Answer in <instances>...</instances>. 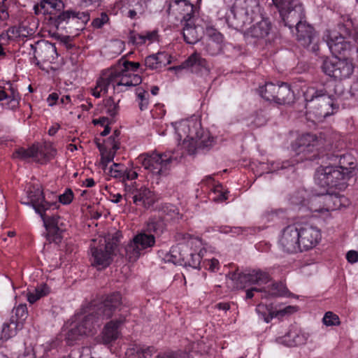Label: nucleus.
Wrapping results in <instances>:
<instances>
[{"mask_svg":"<svg viewBox=\"0 0 358 358\" xmlns=\"http://www.w3.org/2000/svg\"><path fill=\"white\" fill-rule=\"evenodd\" d=\"M155 243L154 235L145 231L138 233L125 247L126 257L130 262H136L145 251Z\"/></svg>","mask_w":358,"mask_h":358,"instance_id":"15","label":"nucleus"},{"mask_svg":"<svg viewBox=\"0 0 358 358\" xmlns=\"http://www.w3.org/2000/svg\"><path fill=\"white\" fill-rule=\"evenodd\" d=\"M206 35L209 39L215 44L214 51L208 50L211 55L216 54L221 50V43L223 42V36L216 29L212 26H206Z\"/></svg>","mask_w":358,"mask_h":358,"instance_id":"38","label":"nucleus"},{"mask_svg":"<svg viewBox=\"0 0 358 358\" xmlns=\"http://www.w3.org/2000/svg\"><path fill=\"white\" fill-rule=\"evenodd\" d=\"M275 303L268 304L262 302L258 304L256 308V312L259 317L266 323L270 322L273 318H275Z\"/></svg>","mask_w":358,"mask_h":358,"instance_id":"34","label":"nucleus"},{"mask_svg":"<svg viewBox=\"0 0 358 358\" xmlns=\"http://www.w3.org/2000/svg\"><path fill=\"white\" fill-rule=\"evenodd\" d=\"M322 323L326 327H338L341 324V320L338 315L331 311H327L323 316Z\"/></svg>","mask_w":358,"mask_h":358,"instance_id":"44","label":"nucleus"},{"mask_svg":"<svg viewBox=\"0 0 358 358\" xmlns=\"http://www.w3.org/2000/svg\"><path fill=\"white\" fill-rule=\"evenodd\" d=\"M157 358H190L187 352H166L160 354Z\"/></svg>","mask_w":358,"mask_h":358,"instance_id":"52","label":"nucleus"},{"mask_svg":"<svg viewBox=\"0 0 358 358\" xmlns=\"http://www.w3.org/2000/svg\"><path fill=\"white\" fill-rule=\"evenodd\" d=\"M34 291L38 295V297L41 299L43 296H47L50 292V288L46 284H41L37 286Z\"/></svg>","mask_w":358,"mask_h":358,"instance_id":"57","label":"nucleus"},{"mask_svg":"<svg viewBox=\"0 0 358 358\" xmlns=\"http://www.w3.org/2000/svg\"><path fill=\"white\" fill-rule=\"evenodd\" d=\"M179 237L180 242L171 248L166 261L174 264H184L194 268H199L202 259L209 248L197 236L187 234H180Z\"/></svg>","mask_w":358,"mask_h":358,"instance_id":"8","label":"nucleus"},{"mask_svg":"<svg viewBox=\"0 0 358 358\" xmlns=\"http://www.w3.org/2000/svg\"><path fill=\"white\" fill-rule=\"evenodd\" d=\"M247 124L252 127H258L265 124V119L260 116H251L248 120Z\"/></svg>","mask_w":358,"mask_h":358,"instance_id":"54","label":"nucleus"},{"mask_svg":"<svg viewBox=\"0 0 358 358\" xmlns=\"http://www.w3.org/2000/svg\"><path fill=\"white\" fill-rule=\"evenodd\" d=\"M306 101V115L307 120L319 122L324 118L334 114L338 108L336 100L343 96H349L358 101V79L351 85L349 92L344 93L341 84L329 81L323 85L308 86L303 92Z\"/></svg>","mask_w":358,"mask_h":358,"instance_id":"3","label":"nucleus"},{"mask_svg":"<svg viewBox=\"0 0 358 358\" xmlns=\"http://www.w3.org/2000/svg\"><path fill=\"white\" fill-rule=\"evenodd\" d=\"M29 202L34 208L36 213L40 215L43 222V226L45 227L48 234H55L53 241L55 242L60 241L62 238L61 234L66 231L64 219L59 216H55L48 213L51 208L55 209L57 208L55 202H48L45 201L43 192L39 188H34L28 193Z\"/></svg>","mask_w":358,"mask_h":358,"instance_id":"9","label":"nucleus"},{"mask_svg":"<svg viewBox=\"0 0 358 358\" xmlns=\"http://www.w3.org/2000/svg\"><path fill=\"white\" fill-rule=\"evenodd\" d=\"M275 318H282L290 315L298 310V307L295 306H284L282 303L275 302Z\"/></svg>","mask_w":358,"mask_h":358,"instance_id":"40","label":"nucleus"},{"mask_svg":"<svg viewBox=\"0 0 358 358\" xmlns=\"http://www.w3.org/2000/svg\"><path fill=\"white\" fill-rule=\"evenodd\" d=\"M171 127L174 131V138L177 141L176 149L171 155L169 152L143 153L136 159L137 164L157 177L165 176L169 173L173 160H178L187 155H194L200 149L210 148L215 143L210 134L203 131L197 116L172 123Z\"/></svg>","mask_w":358,"mask_h":358,"instance_id":"1","label":"nucleus"},{"mask_svg":"<svg viewBox=\"0 0 358 358\" xmlns=\"http://www.w3.org/2000/svg\"><path fill=\"white\" fill-rule=\"evenodd\" d=\"M259 18H262L259 0H235L226 20L230 27L243 29Z\"/></svg>","mask_w":358,"mask_h":358,"instance_id":"10","label":"nucleus"},{"mask_svg":"<svg viewBox=\"0 0 358 358\" xmlns=\"http://www.w3.org/2000/svg\"><path fill=\"white\" fill-rule=\"evenodd\" d=\"M55 150L51 145L44 144L41 145H33L28 149L20 148L13 153V157L15 159H27L33 158L35 161L40 163L50 159L55 155Z\"/></svg>","mask_w":358,"mask_h":358,"instance_id":"17","label":"nucleus"},{"mask_svg":"<svg viewBox=\"0 0 358 358\" xmlns=\"http://www.w3.org/2000/svg\"><path fill=\"white\" fill-rule=\"evenodd\" d=\"M280 213H282L280 210H271L264 214L263 219L267 221L273 220L274 217L278 216Z\"/></svg>","mask_w":358,"mask_h":358,"instance_id":"60","label":"nucleus"},{"mask_svg":"<svg viewBox=\"0 0 358 358\" xmlns=\"http://www.w3.org/2000/svg\"><path fill=\"white\" fill-rule=\"evenodd\" d=\"M355 64L349 58H338L324 59L322 70L325 74L336 80H345L350 78L355 71Z\"/></svg>","mask_w":358,"mask_h":358,"instance_id":"14","label":"nucleus"},{"mask_svg":"<svg viewBox=\"0 0 358 358\" xmlns=\"http://www.w3.org/2000/svg\"><path fill=\"white\" fill-rule=\"evenodd\" d=\"M275 103L280 104L289 103L294 100V92L285 83H278Z\"/></svg>","mask_w":358,"mask_h":358,"instance_id":"35","label":"nucleus"},{"mask_svg":"<svg viewBox=\"0 0 358 358\" xmlns=\"http://www.w3.org/2000/svg\"><path fill=\"white\" fill-rule=\"evenodd\" d=\"M8 87L0 89V101H7L8 108L15 110L19 105L20 96L17 90L10 84L8 83Z\"/></svg>","mask_w":358,"mask_h":358,"instance_id":"31","label":"nucleus"},{"mask_svg":"<svg viewBox=\"0 0 358 358\" xmlns=\"http://www.w3.org/2000/svg\"><path fill=\"white\" fill-rule=\"evenodd\" d=\"M221 232L224 234H231L232 236L239 235L243 233V229L241 227H224L221 229Z\"/></svg>","mask_w":358,"mask_h":358,"instance_id":"56","label":"nucleus"},{"mask_svg":"<svg viewBox=\"0 0 358 358\" xmlns=\"http://www.w3.org/2000/svg\"><path fill=\"white\" fill-rule=\"evenodd\" d=\"M137 176H138L137 173L135 171H134L132 169H128L124 167V176H122V180H134L135 178H136Z\"/></svg>","mask_w":358,"mask_h":358,"instance_id":"59","label":"nucleus"},{"mask_svg":"<svg viewBox=\"0 0 358 358\" xmlns=\"http://www.w3.org/2000/svg\"><path fill=\"white\" fill-rule=\"evenodd\" d=\"M8 40H13L17 37H22L21 32H20V26L18 27H11L6 32Z\"/></svg>","mask_w":358,"mask_h":358,"instance_id":"55","label":"nucleus"},{"mask_svg":"<svg viewBox=\"0 0 358 358\" xmlns=\"http://www.w3.org/2000/svg\"><path fill=\"white\" fill-rule=\"evenodd\" d=\"M202 264L206 269L211 272H216L220 268L219 261L215 258L203 259Z\"/></svg>","mask_w":358,"mask_h":358,"instance_id":"48","label":"nucleus"},{"mask_svg":"<svg viewBox=\"0 0 358 358\" xmlns=\"http://www.w3.org/2000/svg\"><path fill=\"white\" fill-rule=\"evenodd\" d=\"M108 237H99L92 240L90 246L92 265L98 269H102L110 264L112 255L115 247L114 241H109Z\"/></svg>","mask_w":358,"mask_h":358,"instance_id":"13","label":"nucleus"},{"mask_svg":"<svg viewBox=\"0 0 358 358\" xmlns=\"http://www.w3.org/2000/svg\"><path fill=\"white\" fill-rule=\"evenodd\" d=\"M60 129V125L58 123H54L48 129V134L54 136Z\"/></svg>","mask_w":358,"mask_h":358,"instance_id":"64","label":"nucleus"},{"mask_svg":"<svg viewBox=\"0 0 358 358\" xmlns=\"http://www.w3.org/2000/svg\"><path fill=\"white\" fill-rule=\"evenodd\" d=\"M155 55L161 68L169 64L171 62V56L165 52H159Z\"/></svg>","mask_w":358,"mask_h":358,"instance_id":"51","label":"nucleus"},{"mask_svg":"<svg viewBox=\"0 0 358 358\" xmlns=\"http://www.w3.org/2000/svg\"><path fill=\"white\" fill-rule=\"evenodd\" d=\"M349 179L348 172L342 173L331 163L321 165L315 171L314 180L324 192L309 196L306 190L301 189L291 197L290 202L299 210H307L315 216L328 220L331 217V212L349 205L345 196L335 192L345 189Z\"/></svg>","mask_w":358,"mask_h":358,"instance_id":"2","label":"nucleus"},{"mask_svg":"<svg viewBox=\"0 0 358 358\" xmlns=\"http://www.w3.org/2000/svg\"><path fill=\"white\" fill-rule=\"evenodd\" d=\"M203 183L210 189L213 200L222 202L227 199L228 191L220 182H215L211 176L206 178Z\"/></svg>","mask_w":358,"mask_h":358,"instance_id":"30","label":"nucleus"},{"mask_svg":"<svg viewBox=\"0 0 358 358\" xmlns=\"http://www.w3.org/2000/svg\"><path fill=\"white\" fill-rule=\"evenodd\" d=\"M64 3L61 0H41L34 6L36 15L49 14L54 18L55 31L53 36L59 40V43L67 48V12L64 11Z\"/></svg>","mask_w":358,"mask_h":358,"instance_id":"11","label":"nucleus"},{"mask_svg":"<svg viewBox=\"0 0 358 358\" xmlns=\"http://www.w3.org/2000/svg\"><path fill=\"white\" fill-rule=\"evenodd\" d=\"M137 101L138 103L139 108L144 110L148 108L149 104L150 94L148 91L142 88L136 89Z\"/></svg>","mask_w":358,"mask_h":358,"instance_id":"43","label":"nucleus"},{"mask_svg":"<svg viewBox=\"0 0 358 358\" xmlns=\"http://www.w3.org/2000/svg\"><path fill=\"white\" fill-rule=\"evenodd\" d=\"M278 245L287 252H301L297 223L289 225L282 231L279 236Z\"/></svg>","mask_w":358,"mask_h":358,"instance_id":"20","label":"nucleus"},{"mask_svg":"<svg viewBox=\"0 0 358 358\" xmlns=\"http://www.w3.org/2000/svg\"><path fill=\"white\" fill-rule=\"evenodd\" d=\"M140 348V345H134L132 347L127 349L126 352V356L127 358H141L140 352L136 350Z\"/></svg>","mask_w":358,"mask_h":358,"instance_id":"58","label":"nucleus"},{"mask_svg":"<svg viewBox=\"0 0 358 358\" xmlns=\"http://www.w3.org/2000/svg\"><path fill=\"white\" fill-rule=\"evenodd\" d=\"M27 301L31 304L35 303L38 299H40V298L38 297V295L36 294V292L35 291L33 292H29L27 294Z\"/></svg>","mask_w":358,"mask_h":358,"instance_id":"63","label":"nucleus"},{"mask_svg":"<svg viewBox=\"0 0 358 358\" xmlns=\"http://www.w3.org/2000/svg\"><path fill=\"white\" fill-rule=\"evenodd\" d=\"M90 15L87 12H73L69 10V23H75L79 21L80 24V29H83V26L89 21Z\"/></svg>","mask_w":358,"mask_h":358,"instance_id":"42","label":"nucleus"},{"mask_svg":"<svg viewBox=\"0 0 358 358\" xmlns=\"http://www.w3.org/2000/svg\"><path fill=\"white\" fill-rule=\"evenodd\" d=\"M254 292H261L262 297L268 299L277 296H288V289L282 282H271V281L262 286L252 287L246 292V298L251 299L254 296Z\"/></svg>","mask_w":358,"mask_h":358,"instance_id":"23","label":"nucleus"},{"mask_svg":"<svg viewBox=\"0 0 358 358\" xmlns=\"http://www.w3.org/2000/svg\"><path fill=\"white\" fill-rule=\"evenodd\" d=\"M122 322V320H112L106 324L101 337L103 343H110L118 338L120 335L119 328Z\"/></svg>","mask_w":358,"mask_h":358,"instance_id":"32","label":"nucleus"},{"mask_svg":"<svg viewBox=\"0 0 358 358\" xmlns=\"http://www.w3.org/2000/svg\"><path fill=\"white\" fill-rule=\"evenodd\" d=\"M202 20L197 17L193 20L185 21L183 25V38L189 44H195L199 41L201 34L203 32V27L200 22Z\"/></svg>","mask_w":358,"mask_h":358,"instance_id":"26","label":"nucleus"},{"mask_svg":"<svg viewBox=\"0 0 358 358\" xmlns=\"http://www.w3.org/2000/svg\"><path fill=\"white\" fill-rule=\"evenodd\" d=\"M108 20L109 17L108 15L105 13H101L100 16L93 20L92 24L93 27L99 29L102 27L105 24H106Z\"/></svg>","mask_w":358,"mask_h":358,"instance_id":"49","label":"nucleus"},{"mask_svg":"<svg viewBox=\"0 0 358 358\" xmlns=\"http://www.w3.org/2000/svg\"><path fill=\"white\" fill-rule=\"evenodd\" d=\"M260 19V21L253 24L249 29L245 30L244 29H240L243 32L244 37L247 41L255 39L257 41H264L265 43H268L273 40L270 22L262 17Z\"/></svg>","mask_w":358,"mask_h":358,"instance_id":"21","label":"nucleus"},{"mask_svg":"<svg viewBox=\"0 0 358 358\" xmlns=\"http://www.w3.org/2000/svg\"><path fill=\"white\" fill-rule=\"evenodd\" d=\"M92 122L96 126H100L103 128V130L100 131L101 136H104L109 134L110 132V120L108 117L103 116L99 118H95L92 120Z\"/></svg>","mask_w":358,"mask_h":358,"instance_id":"47","label":"nucleus"},{"mask_svg":"<svg viewBox=\"0 0 358 358\" xmlns=\"http://www.w3.org/2000/svg\"><path fill=\"white\" fill-rule=\"evenodd\" d=\"M36 25L34 22H29L25 21L20 24V32H21L22 38L33 36L36 32Z\"/></svg>","mask_w":358,"mask_h":358,"instance_id":"45","label":"nucleus"},{"mask_svg":"<svg viewBox=\"0 0 358 358\" xmlns=\"http://www.w3.org/2000/svg\"><path fill=\"white\" fill-rule=\"evenodd\" d=\"M346 259L349 263L355 264L358 262V252L350 250L346 255Z\"/></svg>","mask_w":358,"mask_h":358,"instance_id":"61","label":"nucleus"},{"mask_svg":"<svg viewBox=\"0 0 358 358\" xmlns=\"http://www.w3.org/2000/svg\"><path fill=\"white\" fill-rule=\"evenodd\" d=\"M171 9L176 11L181 17V22L196 18L194 14V6L187 0H173Z\"/></svg>","mask_w":358,"mask_h":358,"instance_id":"29","label":"nucleus"},{"mask_svg":"<svg viewBox=\"0 0 358 358\" xmlns=\"http://www.w3.org/2000/svg\"><path fill=\"white\" fill-rule=\"evenodd\" d=\"M285 26L292 29L296 23V38L301 45L313 52L318 50V40L313 29L303 21V8L298 0H273Z\"/></svg>","mask_w":358,"mask_h":358,"instance_id":"5","label":"nucleus"},{"mask_svg":"<svg viewBox=\"0 0 358 358\" xmlns=\"http://www.w3.org/2000/svg\"><path fill=\"white\" fill-rule=\"evenodd\" d=\"M181 69H188L191 72L201 76H208L210 73V67L207 61L198 52L192 54L180 66L169 68V71Z\"/></svg>","mask_w":358,"mask_h":358,"instance_id":"22","label":"nucleus"},{"mask_svg":"<svg viewBox=\"0 0 358 358\" xmlns=\"http://www.w3.org/2000/svg\"><path fill=\"white\" fill-rule=\"evenodd\" d=\"M229 280L233 282L234 288L243 289L252 285H266L270 282V277L266 272L254 270L248 273H232L230 274Z\"/></svg>","mask_w":358,"mask_h":358,"instance_id":"16","label":"nucleus"},{"mask_svg":"<svg viewBox=\"0 0 358 358\" xmlns=\"http://www.w3.org/2000/svg\"><path fill=\"white\" fill-rule=\"evenodd\" d=\"M31 48L34 50V59L37 60V64L39 62H51L55 58L54 55L58 56L55 45L47 41L31 45Z\"/></svg>","mask_w":358,"mask_h":358,"instance_id":"25","label":"nucleus"},{"mask_svg":"<svg viewBox=\"0 0 358 358\" xmlns=\"http://www.w3.org/2000/svg\"><path fill=\"white\" fill-rule=\"evenodd\" d=\"M157 32L156 31H145L141 34L131 33L129 41L136 45H148L157 41Z\"/></svg>","mask_w":358,"mask_h":358,"instance_id":"33","label":"nucleus"},{"mask_svg":"<svg viewBox=\"0 0 358 358\" xmlns=\"http://www.w3.org/2000/svg\"><path fill=\"white\" fill-rule=\"evenodd\" d=\"M308 338V333L293 326L284 336L277 338L275 341L287 347H295L306 344Z\"/></svg>","mask_w":358,"mask_h":358,"instance_id":"24","label":"nucleus"},{"mask_svg":"<svg viewBox=\"0 0 358 358\" xmlns=\"http://www.w3.org/2000/svg\"><path fill=\"white\" fill-rule=\"evenodd\" d=\"M136 350L140 352L141 358H150L155 352V350L153 347H147L144 345H140V348L137 349Z\"/></svg>","mask_w":358,"mask_h":358,"instance_id":"53","label":"nucleus"},{"mask_svg":"<svg viewBox=\"0 0 358 358\" xmlns=\"http://www.w3.org/2000/svg\"><path fill=\"white\" fill-rule=\"evenodd\" d=\"M139 66L138 62L120 60L115 65L102 72L96 86L92 89V94L99 98L106 94L109 89L120 92L128 87L140 84L142 79L136 73Z\"/></svg>","mask_w":358,"mask_h":358,"instance_id":"4","label":"nucleus"},{"mask_svg":"<svg viewBox=\"0 0 358 358\" xmlns=\"http://www.w3.org/2000/svg\"><path fill=\"white\" fill-rule=\"evenodd\" d=\"M145 65L150 69H157L161 68L155 54L150 55L145 58Z\"/></svg>","mask_w":358,"mask_h":358,"instance_id":"50","label":"nucleus"},{"mask_svg":"<svg viewBox=\"0 0 358 358\" xmlns=\"http://www.w3.org/2000/svg\"><path fill=\"white\" fill-rule=\"evenodd\" d=\"M278 83H266L264 86L259 88V94L264 99L275 102L277 97Z\"/></svg>","mask_w":358,"mask_h":358,"instance_id":"39","label":"nucleus"},{"mask_svg":"<svg viewBox=\"0 0 358 358\" xmlns=\"http://www.w3.org/2000/svg\"><path fill=\"white\" fill-rule=\"evenodd\" d=\"M329 162L334 166H336L337 169L342 171V173L348 172V178H350L357 167V162L355 158L349 153L343 155H333L329 157Z\"/></svg>","mask_w":358,"mask_h":358,"instance_id":"28","label":"nucleus"},{"mask_svg":"<svg viewBox=\"0 0 358 358\" xmlns=\"http://www.w3.org/2000/svg\"><path fill=\"white\" fill-rule=\"evenodd\" d=\"M324 145V143L322 138H319L315 135L310 134H302L292 145V150L295 153L296 159H292L291 165L305 159L313 160L319 157ZM289 166L290 164L287 162H282L280 166L279 162L269 160L267 163H260L258 171L261 176L264 173L275 172L280 169H286Z\"/></svg>","mask_w":358,"mask_h":358,"instance_id":"7","label":"nucleus"},{"mask_svg":"<svg viewBox=\"0 0 358 358\" xmlns=\"http://www.w3.org/2000/svg\"><path fill=\"white\" fill-rule=\"evenodd\" d=\"M301 251L317 246L322 239L320 229L308 223H297Z\"/></svg>","mask_w":358,"mask_h":358,"instance_id":"18","label":"nucleus"},{"mask_svg":"<svg viewBox=\"0 0 358 358\" xmlns=\"http://www.w3.org/2000/svg\"><path fill=\"white\" fill-rule=\"evenodd\" d=\"M23 327L10 318L8 321L5 322L2 325L1 338L7 341L17 335V332Z\"/></svg>","mask_w":358,"mask_h":358,"instance_id":"37","label":"nucleus"},{"mask_svg":"<svg viewBox=\"0 0 358 358\" xmlns=\"http://www.w3.org/2000/svg\"><path fill=\"white\" fill-rule=\"evenodd\" d=\"M324 38L333 55H339L350 48V44L335 31H327Z\"/></svg>","mask_w":358,"mask_h":358,"instance_id":"27","label":"nucleus"},{"mask_svg":"<svg viewBox=\"0 0 358 358\" xmlns=\"http://www.w3.org/2000/svg\"><path fill=\"white\" fill-rule=\"evenodd\" d=\"M101 110L102 113L106 114L110 117H114L118 112L117 103L111 98L105 99Z\"/></svg>","mask_w":358,"mask_h":358,"instance_id":"41","label":"nucleus"},{"mask_svg":"<svg viewBox=\"0 0 358 358\" xmlns=\"http://www.w3.org/2000/svg\"><path fill=\"white\" fill-rule=\"evenodd\" d=\"M126 196L131 198L136 206L148 208L158 199L159 196L149 188L141 186L140 187H126Z\"/></svg>","mask_w":358,"mask_h":358,"instance_id":"19","label":"nucleus"},{"mask_svg":"<svg viewBox=\"0 0 358 358\" xmlns=\"http://www.w3.org/2000/svg\"><path fill=\"white\" fill-rule=\"evenodd\" d=\"M28 310L26 303H20L15 306L11 312L10 319L19 324L24 327V324L28 317Z\"/></svg>","mask_w":358,"mask_h":358,"instance_id":"36","label":"nucleus"},{"mask_svg":"<svg viewBox=\"0 0 358 358\" xmlns=\"http://www.w3.org/2000/svg\"><path fill=\"white\" fill-rule=\"evenodd\" d=\"M59 99V96L57 93H52L49 95V96L47 99V102L48 103V105L50 106H52L55 105L57 102V101Z\"/></svg>","mask_w":358,"mask_h":358,"instance_id":"62","label":"nucleus"},{"mask_svg":"<svg viewBox=\"0 0 358 358\" xmlns=\"http://www.w3.org/2000/svg\"><path fill=\"white\" fill-rule=\"evenodd\" d=\"M101 152V166L102 169L111 177L122 179L124 176V166L120 164L113 163L109 167L115 157L116 150L119 149V139L116 134L110 136L103 144L98 145Z\"/></svg>","mask_w":358,"mask_h":358,"instance_id":"12","label":"nucleus"},{"mask_svg":"<svg viewBox=\"0 0 358 358\" xmlns=\"http://www.w3.org/2000/svg\"><path fill=\"white\" fill-rule=\"evenodd\" d=\"M164 228V223L160 218H152L149 220L147 229L150 232L161 233Z\"/></svg>","mask_w":358,"mask_h":358,"instance_id":"46","label":"nucleus"},{"mask_svg":"<svg viewBox=\"0 0 358 358\" xmlns=\"http://www.w3.org/2000/svg\"><path fill=\"white\" fill-rule=\"evenodd\" d=\"M121 303V295L118 292L108 296L100 304L93 303L83 313L76 315L79 322L74 325L69 332L70 337L75 335H90L96 327L99 326V320L112 316L113 311L119 307Z\"/></svg>","mask_w":358,"mask_h":358,"instance_id":"6","label":"nucleus"}]
</instances>
